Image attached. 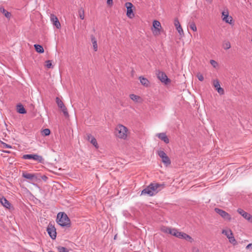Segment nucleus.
Wrapping results in <instances>:
<instances>
[{"label":"nucleus","instance_id":"f257e3e1","mask_svg":"<svg viewBox=\"0 0 252 252\" xmlns=\"http://www.w3.org/2000/svg\"><path fill=\"white\" fill-rule=\"evenodd\" d=\"M164 187V184H159L158 183H151L142 191L141 194H148L150 196H152L156 194Z\"/></svg>","mask_w":252,"mask_h":252},{"label":"nucleus","instance_id":"f03ea898","mask_svg":"<svg viewBox=\"0 0 252 252\" xmlns=\"http://www.w3.org/2000/svg\"><path fill=\"white\" fill-rule=\"evenodd\" d=\"M57 222L62 226L70 227V220L67 215L64 212H60L57 217Z\"/></svg>","mask_w":252,"mask_h":252},{"label":"nucleus","instance_id":"7ed1b4c3","mask_svg":"<svg viewBox=\"0 0 252 252\" xmlns=\"http://www.w3.org/2000/svg\"><path fill=\"white\" fill-rule=\"evenodd\" d=\"M127 131L126 127L122 125H119L115 128V134L118 137L126 139L127 137Z\"/></svg>","mask_w":252,"mask_h":252},{"label":"nucleus","instance_id":"20e7f679","mask_svg":"<svg viewBox=\"0 0 252 252\" xmlns=\"http://www.w3.org/2000/svg\"><path fill=\"white\" fill-rule=\"evenodd\" d=\"M22 158L25 159H33L38 161L39 163H43L44 162V159L42 156L37 154H27L23 156Z\"/></svg>","mask_w":252,"mask_h":252},{"label":"nucleus","instance_id":"39448f33","mask_svg":"<svg viewBox=\"0 0 252 252\" xmlns=\"http://www.w3.org/2000/svg\"><path fill=\"white\" fill-rule=\"evenodd\" d=\"M158 155L161 158L162 162L166 165L168 166L171 164V160L166 153L163 151H158Z\"/></svg>","mask_w":252,"mask_h":252},{"label":"nucleus","instance_id":"423d86ee","mask_svg":"<svg viewBox=\"0 0 252 252\" xmlns=\"http://www.w3.org/2000/svg\"><path fill=\"white\" fill-rule=\"evenodd\" d=\"M47 231L50 237L54 240L57 237L56 229L51 222H50L47 228Z\"/></svg>","mask_w":252,"mask_h":252},{"label":"nucleus","instance_id":"0eeeda50","mask_svg":"<svg viewBox=\"0 0 252 252\" xmlns=\"http://www.w3.org/2000/svg\"><path fill=\"white\" fill-rule=\"evenodd\" d=\"M157 75L159 80L165 84H167L170 82V80L167 77L166 74L162 71L158 70L157 73Z\"/></svg>","mask_w":252,"mask_h":252},{"label":"nucleus","instance_id":"6e6552de","mask_svg":"<svg viewBox=\"0 0 252 252\" xmlns=\"http://www.w3.org/2000/svg\"><path fill=\"white\" fill-rule=\"evenodd\" d=\"M215 211L220 215L223 219L225 220L230 221L231 220V216L225 211L221 210L220 209L216 208L215 209Z\"/></svg>","mask_w":252,"mask_h":252},{"label":"nucleus","instance_id":"1a4fd4ad","mask_svg":"<svg viewBox=\"0 0 252 252\" xmlns=\"http://www.w3.org/2000/svg\"><path fill=\"white\" fill-rule=\"evenodd\" d=\"M153 28L152 32L154 35H158L160 34V29L161 28L160 22L157 20H154L153 23Z\"/></svg>","mask_w":252,"mask_h":252},{"label":"nucleus","instance_id":"9d476101","mask_svg":"<svg viewBox=\"0 0 252 252\" xmlns=\"http://www.w3.org/2000/svg\"><path fill=\"white\" fill-rule=\"evenodd\" d=\"M161 230L165 233L170 234L176 237L178 232V230L176 228H171L166 226L161 227Z\"/></svg>","mask_w":252,"mask_h":252},{"label":"nucleus","instance_id":"9b49d317","mask_svg":"<svg viewBox=\"0 0 252 252\" xmlns=\"http://www.w3.org/2000/svg\"><path fill=\"white\" fill-rule=\"evenodd\" d=\"M125 6L126 7V16L129 18H132L134 16L132 8L133 5L129 2H127L125 3Z\"/></svg>","mask_w":252,"mask_h":252},{"label":"nucleus","instance_id":"f8f14e48","mask_svg":"<svg viewBox=\"0 0 252 252\" xmlns=\"http://www.w3.org/2000/svg\"><path fill=\"white\" fill-rule=\"evenodd\" d=\"M213 85L219 94H224V90L220 87V82L218 79H214L213 80Z\"/></svg>","mask_w":252,"mask_h":252},{"label":"nucleus","instance_id":"ddd939ff","mask_svg":"<svg viewBox=\"0 0 252 252\" xmlns=\"http://www.w3.org/2000/svg\"><path fill=\"white\" fill-rule=\"evenodd\" d=\"M176 237L180 239H185L191 243L193 241V239L189 235L184 232H180L179 231Z\"/></svg>","mask_w":252,"mask_h":252},{"label":"nucleus","instance_id":"4468645a","mask_svg":"<svg viewBox=\"0 0 252 252\" xmlns=\"http://www.w3.org/2000/svg\"><path fill=\"white\" fill-rule=\"evenodd\" d=\"M238 213L240 214L244 218L250 222H252V216L248 213L245 212L243 209L239 208L237 210Z\"/></svg>","mask_w":252,"mask_h":252},{"label":"nucleus","instance_id":"2eb2a0df","mask_svg":"<svg viewBox=\"0 0 252 252\" xmlns=\"http://www.w3.org/2000/svg\"><path fill=\"white\" fill-rule=\"evenodd\" d=\"M50 18L53 24L56 27V28L58 29H60L61 27V24L57 16L54 14H52L50 15Z\"/></svg>","mask_w":252,"mask_h":252},{"label":"nucleus","instance_id":"dca6fc26","mask_svg":"<svg viewBox=\"0 0 252 252\" xmlns=\"http://www.w3.org/2000/svg\"><path fill=\"white\" fill-rule=\"evenodd\" d=\"M0 203L4 207L10 209L11 204L10 202L2 195L0 194Z\"/></svg>","mask_w":252,"mask_h":252},{"label":"nucleus","instance_id":"f3484780","mask_svg":"<svg viewBox=\"0 0 252 252\" xmlns=\"http://www.w3.org/2000/svg\"><path fill=\"white\" fill-rule=\"evenodd\" d=\"M222 16L223 17L222 20L226 23L228 24H231L232 22V18L231 16H229L228 13L223 11L222 12Z\"/></svg>","mask_w":252,"mask_h":252},{"label":"nucleus","instance_id":"a211bd4d","mask_svg":"<svg viewBox=\"0 0 252 252\" xmlns=\"http://www.w3.org/2000/svg\"><path fill=\"white\" fill-rule=\"evenodd\" d=\"M22 176L24 178L29 179L30 180H34L37 179V177L34 174L23 172L22 174Z\"/></svg>","mask_w":252,"mask_h":252},{"label":"nucleus","instance_id":"6ab92c4d","mask_svg":"<svg viewBox=\"0 0 252 252\" xmlns=\"http://www.w3.org/2000/svg\"><path fill=\"white\" fill-rule=\"evenodd\" d=\"M157 136L161 140L163 141L166 144L169 142V140L165 133H159L157 134Z\"/></svg>","mask_w":252,"mask_h":252},{"label":"nucleus","instance_id":"aec40b11","mask_svg":"<svg viewBox=\"0 0 252 252\" xmlns=\"http://www.w3.org/2000/svg\"><path fill=\"white\" fill-rule=\"evenodd\" d=\"M139 79L142 85L145 87H148L149 86L150 82L147 78L140 76Z\"/></svg>","mask_w":252,"mask_h":252},{"label":"nucleus","instance_id":"412c9836","mask_svg":"<svg viewBox=\"0 0 252 252\" xmlns=\"http://www.w3.org/2000/svg\"><path fill=\"white\" fill-rule=\"evenodd\" d=\"M0 11L7 18L10 19L11 16V13L6 10L3 7H0Z\"/></svg>","mask_w":252,"mask_h":252},{"label":"nucleus","instance_id":"4be33fe9","mask_svg":"<svg viewBox=\"0 0 252 252\" xmlns=\"http://www.w3.org/2000/svg\"><path fill=\"white\" fill-rule=\"evenodd\" d=\"M91 41H92V42L93 44L94 50L95 51H96L97 50V40L95 38V37L93 35H91Z\"/></svg>","mask_w":252,"mask_h":252},{"label":"nucleus","instance_id":"5701e85b","mask_svg":"<svg viewBox=\"0 0 252 252\" xmlns=\"http://www.w3.org/2000/svg\"><path fill=\"white\" fill-rule=\"evenodd\" d=\"M17 110L19 113L22 114H26L27 112L26 109L22 104H19L17 106Z\"/></svg>","mask_w":252,"mask_h":252},{"label":"nucleus","instance_id":"b1692460","mask_svg":"<svg viewBox=\"0 0 252 252\" xmlns=\"http://www.w3.org/2000/svg\"><path fill=\"white\" fill-rule=\"evenodd\" d=\"M34 46L37 52L39 53H43L44 52V49L41 45L38 44H35Z\"/></svg>","mask_w":252,"mask_h":252},{"label":"nucleus","instance_id":"393cba45","mask_svg":"<svg viewBox=\"0 0 252 252\" xmlns=\"http://www.w3.org/2000/svg\"><path fill=\"white\" fill-rule=\"evenodd\" d=\"M56 101L59 108L61 109L65 106L63 102L58 97L56 98Z\"/></svg>","mask_w":252,"mask_h":252},{"label":"nucleus","instance_id":"a878e982","mask_svg":"<svg viewBox=\"0 0 252 252\" xmlns=\"http://www.w3.org/2000/svg\"><path fill=\"white\" fill-rule=\"evenodd\" d=\"M222 233L225 235L227 238L233 234L231 229H229L228 230L223 229L222 231Z\"/></svg>","mask_w":252,"mask_h":252},{"label":"nucleus","instance_id":"bb28decb","mask_svg":"<svg viewBox=\"0 0 252 252\" xmlns=\"http://www.w3.org/2000/svg\"><path fill=\"white\" fill-rule=\"evenodd\" d=\"M78 13L80 19L83 20L85 17V12L84 9L82 7H81L79 9Z\"/></svg>","mask_w":252,"mask_h":252},{"label":"nucleus","instance_id":"cd10ccee","mask_svg":"<svg viewBox=\"0 0 252 252\" xmlns=\"http://www.w3.org/2000/svg\"><path fill=\"white\" fill-rule=\"evenodd\" d=\"M189 28L191 29L193 31H197V28L194 22H189Z\"/></svg>","mask_w":252,"mask_h":252},{"label":"nucleus","instance_id":"c85d7f7f","mask_svg":"<svg viewBox=\"0 0 252 252\" xmlns=\"http://www.w3.org/2000/svg\"><path fill=\"white\" fill-rule=\"evenodd\" d=\"M130 98L135 102H138V100L140 98V97L138 95L134 94H131L129 95Z\"/></svg>","mask_w":252,"mask_h":252},{"label":"nucleus","instance_id":"c756f323","mask_svg":"<svg viewBox=\"0 0 252 252\" xmlns=\"http://www.w3.org/2000/svg\"><path fill=\"white\" fill-rule=\"evenodd\" d=\"M222 46L225 50L229 49L231 47V44L230 42L228 41L224 42L223 43Z\"/></svg>","mask_w":252,"mask_h":252},{"label":"nucleus","instance_id":"7c9ffc66","mask_svg":"<svg viewBox=\"0 0 252 252\" xmlns=\"http://www.w3.org/2000/svg\"><path fill=\"white\" fill-rule=\"evenodd\" d=\"M229 242L232 244L233 245H235L237 244L236 240H235L234 237L233 235H231V236L228 237Z\"/></svg>","mask_w":252,"mask_h":252},{"label":"nucleus","instance_id":"2f4dec72","mask_svg":"<svg viewBox=\"0 0 252 252\" xmlns=\"http://www.w3.org/2000/svg\"><path fill=\"white\" fill-rule=\"evenodd\" d=\"M41 134L43 136H48L50 134V130L48 128H45L41 131Z\"/></svg>","mask_w":252,"mask_h":252},{"label":"nucleus","instance_id":"473e14b6","mask_svg":"<svg viewBox=\"0 0 252 252\" xmlns=\"http://www.w3.org/2000/svg\"><path fill=\"white\" fill-rule=\"evenodd\" d=\"M90 142L96 148L98 147L96 139L93 137L90 140Z\"/></svg>","mask_w":252,"mask_h":252},{"label":"nucleus","instance_id":"72a5a7b5","mask_svg":"<svg viewBox=\"0 0 252 252\" xmlns=\"http://www.w3.org/2000/svg\"><path fill=\"white\" fill-rule=\"evenodd\" d=\"M61 110L65 117H67L69 116L67 109L65 106H64L63 108H62Z\"/></svg>","mask_w":252,"mask_h":252},{"label":"nucleus","instance_id":"f704fd0d","mask_svg":"<svg viewBox=\"0 0 252 252\" xmlns=\"http://www.w3.org/2000/svg\"><path fill=\"white\" fill-rule=\"evenodd\" d=\"M58 250L59 252H69L65 247L59 246L58 247Z\"/></svg>","mask_w":252,"mask_h":252},{"label":"nucleus","instance_id":"c9c22d12","mask_svg":"<svg viewBox=\"0 0 252 252\" xmlns=\"http://www.w3.org/2000/svg\"><path fill=\"white\" fill-rule=\"evenodd\" d=\"M210 63L215 68H216L218 66V63L216 61H215V60H210Z\"/></svg>","mask_w":252,"mask_h":252},{"label":"nucleus","instance_id":"e433bc0d","mask_svg":"<svg viewBox=\"0 0 252 252\" xmlns=\"http://www.w3.org/2000/svg\"><path fill=\"white\" fill-rule=\"evenodd\" d=\"M2 147L3 148H12V146L9 144H7L4 142H1Z\"/></svg>","mask_w":252,"mask_h":252},{"label":"nucleus","instance_id":"4c0bfd02","mask_svg":"<svg viewBox=\"0 0 252 252\" xmlns=\"http://www.w3.org/2000/svg\"><path fill=\"white\" fill-rule=\"evenodd\" d=\"M197 77L200 81H203L204 80V77L203 75L200 73H197Z\"/></svg>","mask_w":252,"mask_h":252},{"label":"nucleus","instance_id":"58836bf2","mask_svg":"<svg viewBox=\"0 0 252 252\" xmlns=\"http://www.w3.org/2000/svg\"><path fill=\"white\" fill-rule=\"evenodd\" d=\"M174 25L176 27V29L177 28V27H179L181 26L179 21L177 18L174 20Z\"/></svg>","mask_w":252,"mask_h":252},{"label":"nucleus","instance_id":"ea45409f","mask_svg":"<svg viewBox=\"0 0 252 252\" xmlns=\"http://www.w3.org/2000/svg\"><path fill=\"white\" fill-rule=\"evenodd\" d=\"M176 29H177V30L178 31V32L179 33V34L181 35L184 34V32H183V29H182V28L181 27V26H180L179 27H177V28Z\"/></svg>","mask_w":252,"mask_h":252},{"label":"nucleus","instance_id":"a19ab883","mask_svg":"<svg viewBox=\"0 0 252 252\" xmlns=\"http://www.w3.org/2000/svg\"><path fill=\"white\" fill-rule=\"evenodd\" d=\"M46 66L47 68H50L52 67V64L51 61L48 60L46 62Z\"/></svg>","mask_w":252,"mask_h":252},{"label":"nucleus","instance_id":"79ce46f5","mask_svg":"<svg viewBox=\"0 0 252 252\" xmlns=\"http://www.w3.org/2000/svg\"><path fill=\"white\" fill-rule=\"evenodd\" d=\"M106 3L110 7L112 6L113 4V0H106Z\"/></svg>","mask_w":252,"mask_h":252},{"label":"nucleus","instance_id":"37998d69","mask_svg":"<svg viewBox=\"0 0 252 252\" xmlns=\"http://www.w3.org/2000/svg\"><path fill=\"white\" fill-rule=\"evenodd\" d=\"M94 136H93L91 134H87V139L89 141L91 140V139H92V137H93Z\"/></svg>","mask_w":252,"mask_h":252},{"label":"nucleus","instance_id":"c03bdc74","mask_svg":"<svg viewBox=\"0 0 252 252\" xmlns=\"http://www.w3.org/2000/svg\"><path fill=\"white\" fill-rule=\"evenodd\" d=\"M246 249H252V244H249L246 246Z\"/></svg>","mask_w":252,"mask_h":252},{"label":"nucleus","instance_id":"a18cd8bd","mask_svg":"<svg viewBox=\"0 0 252 252\" xmlns=\"http://www.w3.org/2000/svg\"><path fill=\"white\" fill-rule=\"evenodd\" d=\"M194 252H200L199 250L198 249H195Z\"/></svg>","mask_w":252,"mask_h":252},{"label":"nucleus","instance_id":"49530a36","mask_svg":"<svg viewBox=\"0 0 252 252\" xmlns=\"http://www.w3.org/2000/svg\"><path fill=\"white\" fill-rule=\"evenodd\" d=\"M5 153H10V151H3Z\"/></svg>","mask_w":252,"mask_h":252},{"label":"nucleus","instance_id":"de8ad7c7","mask_svg":"<svg viewBox=\"0 0 252 252\" xmlns=\"http://www.w3.org/2000/svg\"><path fill=\"white\" fill-rule=\"evenodd\" d=\"M46 178H47L46 176H44V179H45Z\"/></svg>","mask_w":252,"mask_h":252},{"label":"nucleus","instance_id":"09e8293b","mask_svg":"<svg viewBox=\"0 0 252 252\" xmlns=\"http://www.w3.org/2000/svg\"><path fill=\"white\" fill-rule=\"evenodd\" d=\"M46 178H47L46 176H44V179H45Z\"/></svg>","mask_w":252,"mask_h":252},{"label":"nucleus","instance_id":"8fccbe9b","mask_svg":"<svg viewBox=\"0 0 252 252\" xmlns=\"http://www.w3.org/2000/svg\"><path fill=\"white\" fill-rule=\"evenodd\" d=\"M252 42V40H251Z\"/></svg>","mask_w":252,"mask_h":252}]
</instances>
